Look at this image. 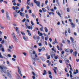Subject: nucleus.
<instances>
[{"label": "nucleus", "instance_id": "a211bd4d", "mask_svg": "<svg viewBox=\"0 0 79 79\" xmlns=\"http://www.w3.org/2000/svg\"><path fill=\"white\" fill-rule=\"evenodd\" d=\"M41 59L43 61H45V59L44 57H42L41 58Z\"/></svg>", "mask_w": 79, "mask_h": 79}, {"label": "nucleus", "instance_id": "f257e3e1", "mask_svg": "<svg viewBox=\"0 0 79 79\" xmlns=\"http://www.w3.org/2000/svg\"><path fill=\"white\" fill-rule=\"evenodd\" d=\"M7 68L5 66H0V69L1 70V71H3L5 73H6V72L5 70L4 69H7Z\"/></svg>", "mask_w": 79, "mask_h": 79}, {"label": "nucleus", "instance_id": "13d9d810", "mask_svg": "<svg viewBox=\"0 0 79 79\" xmlns=\"http://www.w3.org/2000/svg\"><path fill=\"white\" fill-rule=\"evenodd\" d=\"M32 77L33 79H35V76H32Z\"/></svg>", "mask_w": 79, "mask_h": 79}, {"label": "nucleus", "instance_id": "5701e85b", "mask_svg": "<svg viewBox=\"0 0 79 79\" xmlns=\"http://www.w3.org/2000/svg\"><path fill=\"white\" fill-rule=\"evenodd\" d=\"M43 29H44V27H43L40 28V30L41 31H44V30H43Z\"/></svg>", "mask_w": 79, "mask_h": 79}, {"label": "nucleus", "instance_id": "c756f323", "mask_svg": "<svg viewBox=\"0 0 79 79\" xmlns=\"http://www.w3.org/2000/svg\"><path fill=\"white\" fill-rule=\"evenodd\" d=\"M31 23L32 26H34V23H33V22L32 21H31Z\"/></svg>", "mask_w": 79, "mask_h": 79}, {"label": "nucleus", "instance_id": "dca6fc26", "mask_svg": "<svg viewBox=\"0 0 79 79\" xmlns=\"http://www.w3.org/2000/svg\"><path fill=\"white\" fill-rule=\"evenodd\" d=\"M70 39L71 40V42H74V38H73L72 37H70Z\"/></svg>", "mask_w": 79, "mask_h": 79}, {"label": "nucleus", "instance_id": "412c9836", "mask_svg": "<svg viewBox=\"0 0 79 79\" xmlns=\"http://www.w3.org/2000/svg\"><path fill=\"white\" fill-rule=\"evenodd\" d=\"M14 47H13V45H11L10 46V50H12V48H14Z\"/></svg>", "mask_w": 79, "mask_h": 79}, {"label": "nucleus", "instance_id": "58836bf2", "mask_svg": "<svg viewBox=\"0 0 79 79\" xmlns=\"http://www.w3.org/2000/svg\"><path fill=\"white\" fill-rule=\"evenodd\" d=\"M12 61H16V59L14 58H12Z\"/></svg>", "mask_w": 79, "mask_h": 79}, {"label": "nucleus", "instance_id": "338daca9", "mask_svg": "<svg viewBox=\"0 0 79 79\" xmlns=\"http://www.w3.org/2000/svg\"><path fill=\"white\" fill-rule=\"evenodd\" d=\"M59 62L60 63H62V62H63V61H62V60H59Z\"/></svg>", "mask_w": 79, "mask_h": 79}, {"label": "nucleus", "instance_id": "5fc2aeb1", "mask_svg": "<svg viewBox=\"0 0 79 79\" xmlns=\"http://www.w3.org/2000/svg\"><path fill=\"white\" fill-rule=\"evenodd\" d=\"M43 35V34L42 33H40V36H42Z\"/></svg>", "mask_w": 79, "mask_h": 79}, {"label": "nucleus", "instance_id": "1a4fd4ad", "mask_svg": "<svg viewBox=\"0 0 79 79\" xmlns=\"http://www.w3.org/2000/svg\"><path fill=\"white\" fill-rule=\"evenodd\" d=\"M72 45H73V47L74 48V49H76V44L75 43H72Z\"/></svg>", "mask_w": 79, "mask_h": 79}, {"label": "nucleus", "instance_id": "de8ad7c7", "mask_svg": "<svg viewBox=\"0 0 79 79\" xmlns=\"http://www.w3.org/2000/svg\"><path fill=\"white\" fill-rule=\"evenodd\" d=\"M2 44H0V50H1V48H2Z\"/></svg>", "mask_w": 79, "mask_h": 79}, {"label": "nucleus", "instance_id": "4d7b16f0", "mask_svg": "<svg viewBox=\"0 0 79 79\" xmlns=\"http://www.w3.org/2000/svg\"><path fill=\"white\" fill-rule=\"evenodd\" d=\"M35 56L36 58H37L38 56H37V54H35Z\"/></svg>", "mask_w": 79, "mask_h": 79}, {"label": "nucleus", "instance_id": "7ed1b4c3", "mask_svg": "<svg viewBox=\"0 0 79 79\" xmlns=\"http://www.w3.org/2000/svg\"><path fill=\"white\" fill-rule=\"evenodd\" d=\"M17 68H18V71L19 73V74H20L21 76L22 77V76H23V74H21V70H20V68L18 66Z\"/></svg>", "mask_w": 79, "mask_h": 79}, {"label": "nucleus", "instance_id": "f704fd0d", "mask_svg": "<svg viewBox=\"0 0 79 79\" xmlns=\"http://www.w3.org/2000/svg\"><path fill=\"white\" fill-rule=\"evenodd\" d=\"M56 47H57V49H58V50H60V47H59V46L58 45H57Z\"/></svg>", "mask_w": 79, "mask_h": 79}, {"label": "nucleus", "instance_id": "473e14b6", "mask_svg": "<svg viewBox=\"0 0 79 79\" xmlns=\"http://www.w3.org/2000/svg\"><path fill=\"white\" fill-rule=\"evenodd\" d=\"M15 10H19V7L18 6H15Z\"/></svg>", "mask_w": 79, "mask_h": 79}, {"label": "nucleus", "instance_id": "0eeeda50", "mask_svg": "<svg viewBox=\"0 0 79 79\" xmlns=\"http://www.w3.org/2000/svg\"><path fill=\"white\" fill-rule=\"evenodd\" d=\"M12 37H13L14 39L15 40H17V38H16V36H15V33H12Z\"/></svg>", "mask_w": 79, "mask_h": 79}, {"label": "nucleus", "instance_id": "aec40b11", "mask_svg": "<svg viewBox=\"0 0 79 79\" xmlns=\"http://www.w3.org/2000/svg\"><path fill=\"white\" fill-rule=\"evenodd\" d=\"M65 52H69V49H65Z\"/></svg>", "mask_w": 79, "mask_h": 79}, {"label": "nucleus", "instance_id": "ddd939ff", "mask_svg": "<svg viewBox=\"0 0 79 79\" xmlns=\"http://www.w3.org/2000/svg\"><path fill=\"white\" fill-rule=\"evenodd\" d=\"M47 71H46V70H44V73H43V76H44V75H46V74H47Z\"/></svg>", "mask_w": 79, "mask_h": 79}, {"label": "nucleus", "instance_id": "e433bc0d", "mask_svg": "<svg viewBox=\"0 0 79 79\" xmlns=\"http://www.w3.org/2000/svg\"><path fill=\"white\" fill-rule=\"evenodd\" d=\"M42 49L38 48V51L39 52H41V51H42Z\"/></svg>", "mask_w": 79, "mask_h": 79}, {"label": "nucleus", "instance_id": "ea45409f", "mask_svg": "<svg viewBox=\"0 0 79 79\" xmlns=\"http://www.w3.org/2000/svg\"><path fill=\"white\" fill-rule=\"evenodd\" d=\"M53 70L55 73L56 74V70L55 69H53Z\"/></svg>", "mask_w": 79, "mask_h": 79}, {"label": "nucleus", "instance_id": "37998d69", "mask_svg": "<svg viewBox=\"0 0 79 79\" xmlns=\"http://www.w3.org/2000/svg\"><path fill=\"white\" fill-rule=\"evenodd\" d=\"M64 51H62V52H61V54L62 55H63V54H64Z\"/></svg>", "mask_w": 79, "mask_h": 79}, {"label": "nucleus", "instance_id": "8fccbe9b", "mask_svg": "<svg viewBox=\"0 0 79 79\" xmlns=\"http://www.w3.org/2000/svg\"><path fill=\"white\" fill-rule=\"evenodd\" d=\"M55 43L56 44H58V43L57 42V41L56 40V39L55 38Z\"/></svg>", "mask_w": 79, "mask_h": 79}, {"label": "nucleus", "instance_id": "f8f14e48", "mask_svg": "<svg viewBox=\"0 0 79 79\" xmlns=\"http://www.w3.org/2000/svg\"><path fill=\"white\" fill-rule=\"evenodd\" d=\"M20 15L21 16H22V17H24V13H22V12H20Z\"/></svg>", "mask_w": 79, "mask_h": 79}, {"label": "nucleus", "instance_id": "7c9ffc66", "mask_svg": "<svg viewBox=\"0 0 79 79\" xmlns=\"http://www.w3.org/2000/svg\"><path fill=\"white\" fill-rule=\"evenodd\" d=\"M1 12L2 13H5V11H4V10L3 9H2L1 10Z\"/></svg>", "mask_w": 79, "mask_h": 79}, {"label": "nucleus", "instance_id": "b1692460", "mask_svg": "<svg viewBox=\"0 0 79 79\" xmlns=\"http://www.w3.org/2000/svg\"><path fill=\"white\" fill-rule=\"evenodd\" d=\"M32 17H33V18H35V15H34V14L32 13Z\"/></svg>", "mask_w": 79, "mask_h": 79}, {"label": "nucleus", "instance_id": "052dcab7", "mask_svg": "<svg viewBox=\"0 0 79 79\" xmlns=\"http://www.w3.org/2000/svg\"><path fill=\"white\" fill-rule=\"evenodd\" d=\"M65 72H68V70H67V68H66L65 69Z\"/></svg>", "mask_w": 79, "mask_h": 79}, {"label": "nucleus", "instance_id": "bb28decb", "mask_svg": "<svg viewBox=\"0 0 79 79\" xmlns=\"http://www.w3.org/2000/svg\"><path fill=\"white\" fill-rule=\"evenodd\" d=\"M26 17L27 19H28V18H29V16L28 15V14H27L26 15Z\"/></svg>", "mask_w": 79, "mask_h": 79}, {"label": "nucleus", "instance_id": "4be33fe9", "mask_svg": "<svg viewBox=\"0 0 79 79\" xmlns=\"http://www.w3.org/2000/svg\"><path fill=\"white\" fill-rule=\"evenodd\" d=\"M7 75L9 77H10V73L8 72V71L7 72Z\"/></svg>", "mask_w": 79, "mask_h": 79}, {"label": "nucleus", "instance_id": "423d86ee", "mask_svg": "<svg viewBox=\"0 0 79 79\" xmlns=\"http://www.w3.org/2000/svg\"><path fill=\"white\" fill-rule=\"evenodd\" d=\"M6 18L8 20H10V17L9 16V13L8 12H6Z\"/></svg>", "mask_w": 79, "mask_h": 79}, {"label": "nucleus", "instance_id": "2eb2a0df", "mask_svg": "<svg viewBox=\"0 0 79 79\" xmlns=\"http://www.w3.org/2000/svg\"><path fill=\"white\" fill-rule=\"evenodd\" d=\"M58 10L56 12V13L58 14V15L59 16H60V18H61V15H60V12H59Z\"/></svg>", "mask_w": 79, "mask_h": 79}, {"label": "nucleus", "instance_id": "a878e982", "mask_svg": "<svg viewBox=\"0 0 79 79\" xmlns=\"http://www.w3.org/2000/svg\"><path fill=\"white\" fill-rule=\"evenodd\" d=\"M32 58V61H35V58H33L32 57H31Z\"/></svg>", "mask_w": 79, "mask_h": 79}, {"label": "nucleus", "instance_id": "9b49d317", "mask_svg": "<svg viewBox=\"0 0 79 79\" xmlns=\"http://www.w3.org/2000/svg\"><path fill=\"white\" fill-rule=\"evenodd\" d=\"M76 72L75 71L73 72V74H76L79 73V71H78V70H77V69H76Z\"/></svg>", "mask_w": 79, "mask_h": 79}, {"label": "nucleus", "instance_id": "cd10ccee", "mask_svg": "<svg viewBox=\"0 0 79 79\" xmlns=\"http://www.w3.org/2000/svg\"><path fill=\"white\" fill-rule=\"evenodd\" d=\"M0 28L2 29H4V27H3L1 24H0Z\"/></svg>", "mask_w": 79, "mask_h": 79}, {"label": "nucleus", "instance_id": "3c124183", "mask_svg": "<svg viewBox=\"0 0 79 79\" xmlns=\"http://www.w3.org/2000/svg\"><path fill=\"white\" fill-rule=\"evenodd\" d=\"M48 0H46L45 1V3L46 5H47V3H48Z\"/></svg>", "mask_w": 79, "mask_h": 79}, {"label": "nucleus", "instance_id": "69168bd1", "mask_svg": "<svg viewBox=\"0 0 79 79\" xmlns=\"http://www.w3.org/2000/svg\"><path fill=\"white\" fill-rule=\"evenodd\" d=\"M28 35L29 36H31V33L29 32L28 33Z\"/></svg>", "mask_w": 79, "mask_h": 79}, {"label": "nucleus", "instance_id": "4468645a", "mask_svg": "<svg viewBox=\"0 0 79 79\" xmlns=\"http://www.w3.org/2000/svg\"><path fill=\"white\" fill-rule=\"evenodd\" d=\"M73 55H74V56H76L77 54V52L76 51L75 52L73 53Z\"/></svg>", "mask_w": 79, "mask_h": 79}, {"label": "nucleus", "instance_id": "79ce46f5", "mask_svg": "<svg viewBox=\"0 0 79 79\" xmlns=\"http://www.w3.org/2000/svg\"><path fill=\"white\" fill-rule=\"evenodd\" d=\"M50 58V56H48L47 58V59H48V60H49Z\"/></svg>", "mask_w": 79, "mask_h": 79}, {"label": "nucleus", "instance_id": "39448f33", "mask_svg": "<svg viewBox=\"0 0 79 79\" xmlns=\"http://www.w3.org/2000/svg\"><path fill=\"white\" fill-rule=\"evenodd\" d=\"M15 12H13V14L15 18H16V17H17V15H18L17 14V12H18V10H15Z\"/></svg>", "mask_w": 79, "mask_h": 79}, {"label": "nucleus", "instance_id": "864d4df0", "mask_svg": "<svg viewBox=\"0 0 79 79\" xmlns=\"http://www.w3.org/2000/svg\"><path fill=\"white\" fill-rule=\"evenodd\" d=\"M62 43H63V44H65V42L64 41V40H62Z\"/></svg>", "mask_w": 79, "mask_h": 79}, {"label": "nucleus", "instance_id": "f03ea898", "mask_svg": "<svg viewBox=\"0 0 79 79\" xmlns=\"http://www.w3.org/2000/svg\"><path fill=\"white\" fill-rule=\"evenodd\" d=\"M25 26H26V29H31V30H32V26H28V24L27 23V22H25Z\"/></svg>", "mask_w": 79, "mask_h": 79}, {"label": "nucleus", "instance_id": "4c0bfd02", "mask_svg": "<svg viewBox=\"0 0 79 79\" xmlns=\"http://www.w3.org/2000/svg\"><path fill=\"white\" fill-rule=\"evenodd\" d=\"M1 50L2 52H5V50H4V48H2Z\"/></svg>", "mask_w": 79, "mask_h": 79}, {"label": "nucleus", "instance_id": "603ef678", "mask_svg": "<svg viewBox=\"0 0 79 79\" xmlns=\"http://www.w3.org/2000/svg\"><path fill=\"white\" fill-rule=\"evenodd\" d=\"M15 29L16 31H18V28L17 27H16Z\"/></svg>", "mask_w": 79, "mask_h": 79}, {"label": "nucleus", "instance_id": "9d476101", "mask_svg": "<svg viewBox=\"0 0 79 79\" xmlns=\"http://www.w3.org/2000/svg\"><path fill=\"white\" fill-rule=\"evenodd\" d=\"M70 24H71V25L73 27H75V24H74V23H73V22H71Z\"/></svg>", "mask_w": 79, "mask_h": 79}, {"label": "nucleus", "instance_id": "c85d7f7f", "mask_svg": "<svg viewBox=\"0 0 79 79\" xmlns=\"http://www.w3.org/2000/svg\"><path fill=\"white\" fill-rule=\"evenodd\" d=\"M67 10L68 12H69L70 11V10H69V8H67Z\"/></svg>", "mask_w": 79, "mask_h": 79}, {"label": "nucleus", "instance_id": "6ab92c4d", "mask_svg": "<svg viewBox=\"0 0 79 79\" xmlns=\"http://www.w3.org/2000/svg\"><path fill=\"white\" fill-rule=\"evenodd\" d=\"M44 30L46 32H48V29H47V28L45 27L44 28Z\"/></svg>", "mask_w": 79, "mask_h": 79}, {"label": "nucleus", "instance_id": "a18cd8bd", "mask_svg": "<svg viewBox=\"0 0 79 79\" xmlns=\"http://www.w3.org/2000/svg\"><path fill=\"white\" fill-rule=\"evenodd\" d=\"M0 58H3V56H2V55L0 53Z\"/></svg>", "mask_w": 79, "mask_h": 79}, {"label": "nucleus", "instance_id": "2f4dec72", "mask_svg": "<svg viewBox=\"0 0 79 79\" xmlns=\"http://www.w3.org/2000/svg\"><path fill=\"white\" fill-rule=\"evenodd\" d=\"M23 38L25 40H27V39L26 38V37L23 36Z\"/></svg>", "mask_w": 79, "mask_h": 79}, {"label": "nucleus", "instance_id": "09e8293b", "mask_svg": "<svg viewBox=\"0 0 79 79\" xmlns=\"http://www.w3.org/2000/svg\"><path fill=\"white\" fill-rule=\"evenodd\" d=\"M38 45L40 47V46H42V44L41 43H39Z\"/></svg>", "mask_w": 79, "mask_h": 79}, {"label": "nucleus", "instance_id": "f3484780", "mask_svg": "<svg viewBox=\"0 0 79 79\" xmlns=\"http://www.w3.org/2000/svg\"><path fill=\"white\" fill-rule=\"evenodd\" d=\"M42 10H43L44 12H46V11H47V10H46V9L44 8H42Z\"/></svg>", "mask_w": 79, "mask_h": 79}, {"label": "nucleus", "instance_id": "6e6552de", "mask_svg": "<svg viewBox=\"0 0 79 79\" xmlns=\"http://www.w3.org/2000/svg\"><path fill=\"white\" fill-rule=\"evenodd\" d=\"M52 58H53V56H55V54H53V52H51L50 53Z\"/></svg>", "mask_w": 79, "mask_h": 79}, {"label": "nucleus", "instance_id": "393cba45", "mask_svg": "<svg viewBox=\"0 0 79 79\" xmlns=\"http://www.w3.org/2000/svg\"><path fill=\"white\" fill-rule=\"evenodd\" d=\"M58 56H55L54 57L55 59L56 60L58 59Z\"/></svg>", "mask_w": 79, "mask_h": 79}, {"label": "nucleus", "instance_id": "20e7f679", "mask_svg": "<svg viewBox=\"0 0 79 79\" xmlns=\"http://www.w3.org/2000/svg\"><path fill=\"white\" fill-rule=\"evenodd\" d=\"M34 3L36 4L37 6L39 7H40V2L37 1L36 0H34Z\"/></svg>", "mask_w": 79, "mask_h": 79}, {"label": "nucleus", "instance_id": "bf43d9fd", "mask_svg": "<svg viewBox=\"0 0 79 79\" xmlns=\"http://www.w3.org/2000/svg\"><path fill=\"white\" fill-rule=\"evenodd\" d=\"M17 6H20V5H21V4H19V3H17Z\"/></svg>", "mask_w": 79, "mask_h": 79}, {"label": "nucleus", "instance_id": "0e129e2a", "mask_svg": "<svg viewBox=\"0 0 79 79\" xmlns=\"http://www.w3.org/2000/svg\"><path fill=\"white\" fill-rule=\"evenodd\" d=\"M60 47H63V44L60 43Z\"/></svg>", "mask_w": 79, "mask_h": 79}, {"label": "nucleus", "instance_id": "c03bdc74", "mask_svg": "<svg viewBox=\"0 0 79 79\" xmlns=\"http://www.w3.org/2000/svg\"><path fill=\"white\" fill-rule=\"evenodd\" d=\"M21 33L22 34V35H25V33L24 32H21Z\"/></svg>", "mask_w": 79, "mask_h": 79}, {"label": "nucleus", "instance_id": "49530a36", "mask_svg": "<svg viewBox=\"0 0 79 79\" xmlns=\"http://www.w3.org/2000/svg\"><path fill=\"white\" fill-rule=\"evenodd\" d=\"M13 57H14V58H16V56L15 55H13Z\"/></svg>", "mask_w": 79, "mask_h": 79}, {"label": "nucleus", "instance_id": "774afa93", "mask_svg": "<svg viewBox=\"0 0 79 79\" xmlns=\"http://www.w3.org/2000/svg\"><path fill=\"white\" fill-rule=\"evenodd\" d=\"M51 11H55L54 10V9H51Z\"/></svg>", "mask_w": 79, "mask_h": 79}, {"label": "nucleus", "instance_id": "a19ab883", "mask_svg": "<svg viewBox=\"0 0 79 79\" xmlns=\"http://www.w3.org/2000/svg\"><path fill=\"white\" fill-rule=\"evenodd\" d=\"M31 73L33 75H34V76H35V74L34 72H32Z\"/></svg>", "mask_w": 79, "mask_h": 79}, {"label": "nucleus", "instance_id": "e2e57ef3", "mask_svg": "<svg viewBox=\"0 0 79 79\" xmlns=\"http://www.w3.org/2000/svg\"><path fill=\"white\" fill-rule=\"evenodd\" d=\"M49 77H50V78H51V79H52V75H49Z\"/></svg>", "mask_w": 79, "mask_h": 79}, {"label": "nucleus", "instance_id": "c9c22d12", "mask_svg": "<svg viewBox=\"0 0 79 79\" xmlns=\"http://www.w3.org/2000/svg\"><path fill=\"white\" fill-rule=\"evenodd\" d=\"M48 73L50 75H52V72H51V71H48Z\"/></svg>", "mask_w": 79, "mask_h": 79}, {"label": "nucleus", "instance_id": "72a5a7b5", "mask_svg": "<svg viewBox=\"0 0 79 79\" xmlns=\"http://www.w3.org/2000/svg\"><path fill=\"white\" fill-rule=\"evenodd\" d=\"M68 32L69 33V34H70V33H71V32H70V28H69L68 29Z\"/></svg>", "mask_w": 79, "mask_h": 79}, {"label": "nucleus", "instance_id": "6e6d98bb", "mask_svg": "<svg viewBox=\"0 0 79 79\" xmlns=\"http://www.w3.org/2000/svg\"><path fill=\"white\" fill-rule=\"evenodd\" d=\"M29 13H31L32 11H31V10H29Z\"/></svg>", "mask_w": 79, "mask_h": 79}, {"label": "nucleus", "instance_id": "680f3d73", "mask_svg": "<svg viewBox=\"0 0 79 79\" xmlns=\"http://www.w3.org/2000/svg\"><path fill=\"white\" fill-rule=\"evenodd\" d=\"M23 54L24 55V56H26V52H23Z\"/></svg>", "mask_w": 79, "mask_h": 79}]
</instances>
